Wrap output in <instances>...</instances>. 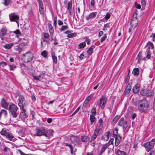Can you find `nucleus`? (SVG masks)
Returning <instances> with one entry per match:
<instances>
[{
	"label": "nucleus",
	"instance_id": "473e14b6",
	"mask_svg": "<svg viewBox=\"0 0 155 155\" xmlns=\"http://www.w3.org/2000/svg\"><path fill=\"white\" fill-rule=\"evenodd\" d=\"M147 90V89H143L141 90L140 92V94L142 96H145V95H146L147 94L146 93Z\"/></svg>",
	"mask_w": 155,
	"mask_h": 155
},
{
	"label": "nucleus",
	"instance_id": "37998d69",
	"mask_svg": "<svg viewBox=\"0 0 155 155\" xmlns=\"http://www.w3.org/2000/svg\"><path fill=\"white\" fill-rule=\"evenodd\" d=\"M68 28V25H64L61 27V28L60 29V30L61 31H64L65 30L67 29Z\"/></svg>",
	"mask_w": 155,
	"mask_h": 155
},
{
	"label": "nucleus",
	"instance_id": "7ed1b4c3",
	"mask_svg": "<svg viewBox=\"0 0 155 155\" xmlns=\"http://www.w3.org/2000/svg\"><path fill=\"white\" fill-rule=\"evenodd\" d=\"M139 110L141 111H143V109H146L148 107L149 104L145 99H143L140 101L139 103Z\"/></svg>",
	"mask_w": 155,
	"mask_h": 155
},
{
	"label": "nucleus",
	"instance_id": "a19ab883",
	"mask_svg": "<svg viewBox=\"0 0 155 155\" xmlns=\"http://www.w3.org/2000/svg\"><path fill=\"white\" fill-rule=\"evenodd\" d=\"M76 35L77 33H74L68 34V35H67V37L69 38H71L74 36H76Z\"/></svg>",
	"mask_w": 155,
	"mask_h": 155
},
{
	"label": "nucleus",
	"instance_id": "6e6d98bb",
	"mask_svg": "<svg viewBox=\"0 0 155 155\" xmlns=\"http://www.w3.org/2000/svg\"><path fill=\"white\" fill-rule=\"evenodd\" d=\"M13 32L15 34H16V35H21V32H20V31L19 30H18V29H17V30H16V31H14Z\"/></svg>",
	"mask_w": 155,
	"mask_h": 155
},
{
	"label": "nucleus",
	"instance_id": "a878e982",
	"mask_svg": "<svg viewBox=\"0 0 155 155\" xmlns=\"http://www.w3.org/2000/svg\"><path fill=\"white\" fill-rule=\"evenodd\" d=\"M14 45V43H10L6 44L5 45L4 47L6 49H9L11 48Z\"/></svg>",
	"mask_w": 155,
	"mask_h": 155
},
{
	"label": "nucleus",
	"instance_id": "423d86ee",
	"mask_svg": "<svg viewBox=\"0 0 155 155\" xmlns=\"http://www.w3.org/2000/svg\"><path fill=\"white\" fill-rule=\"evenodd\" d=\"M154 143L155 139L153 138L149 142L144 143V146L146 148V151L148 152L150 150L153 149L154 146Z\"/></svg>",
	"mask_w": 155,
	"mask_h": 155
},
{
	"label": "nucleus",
	"instance_id": "e2e57ef3",
	"mask_svg": "<svg viewBox=\"0 0 155 155\" xmlns=\"http://www.w3.org/2000/svg\"><path fill=\"white\" fill-rule=\"evenodd\" d=\"M35 112L33 111H31V115L32 119H34L35 118Z\"/></svg>",
	"mask_w": 155,
	"mask_h": 155
},
{
	"label": "nucleus",
	"instance_id": "b1692460",
	"mask_svg": "<svg viewBox=\"0 0 155 155\" xmlns=\"http://www.w3.org/2000/svg\"><path fill=\"white\" fill-rule=\"evenodd\" d=\"M81 139L83 142H86L89 139V137L87 136H83L81 137Z\"/></svg>",
	"mask_w": 155,
	"mask_h": 155
},
{
	"label": "nucleus",
	"instance_id": "dca6fc26",
	"mask_svg": "<svg viewBox=\"0 0 155 155\" xmlns=\"http://www.w3.org/2000/svg\"><path fill=\"white\" fill-rule=\"evenodd\" d=\"M140 84H137L132 89L133 92L135 94L138 93L140 91Z\"/></svg>",
	"mask_w": 155,
	"mask_h": 155
},
{
	"label": "nucleus",
	"instance_id": "c756f323",
	"mask_svg": "<svg viewBox=\"0 0 155 155\" xmlns=\"http://www.w3.org/2000/svg\"><path fill=\"white\" fill-rule=\"evenodd\" d=\"M86 46V43L85 42H82L80 43L78 45V49H81L84 48Z\"/></svg>",
	"mask_w": 155,
	"mask_h": 155
},
{
	"label": "nucleus",
	"instance_id": "58836bf2",
	"mask_svg": "<svg viewBox=\"0 0 155 155\" xmlns=\"http://www.w3.org/2000/svg\"><path fill=\"white\" fill-rule=\"evenodd\" d=\"M48 53V52L46 51L45 50L41 52V55L45 58H46L47 57Z\"/></svg>",
	"mask_w": 155,
	"mask_h": 155
},
{
	"label": "nucleus",
	"instance_id": "338daca9",
	"mask_svg": "<svg viewBox=\"0 0 155 155\" xmlns=\"http://www.w3.org/2000/svg\"><path fill=\"white\" fill-rule=\"evenodd\" d=\"M18 151L21 155H28V154H27L24 153L21 150H18Z\"/></svg>",
	"mask_w": 155,
	"mask_h": 155
},
{
	"label": "nucleus",
	"instance_id": "a18cd8bd",
	"mask_svg": "<svg viewBox=\"0 0 155 155\" xmlns=\"http://www.w3.org/2000/svg\"><path fill=\"white\" fill-rule=\"evenodd\" d=\"M107 34H104V36L103 37H102L101 39V42H103L105 40V39L107 38Z\"/></svg>",
	"mask_w": 155,
	"mask_h": 155
},
{
	"label": "nucleus",
	"instance_id": "79ce46f5",
	"mask_svg": "<svg viewBox=\"0 0 155 155\" xmlns=\"http://www.w3.org/2000/svg\"><path fill=\"white\" fill-rule=\"evenodd\" d=\"M72 1H71L68 3V9L70 10L72 7Z\"/></svg>",
	"mask_w": 155,
	"mask_h": 155
},
{
	"label": "nucleus",
	"instance_id": "603ef678",
	"mask_svg": "<svg viewBox=\"0 0 155 155\" xmlns=\"http://www.w3.org/2000/svg\"><path fill=\"white\" fill-rule=\"evenodd\" d=\"M135 6L136 8L138 9H140L141 8V6L139 4H137V2H135Z\"/></svg>",
	"mask_w": 155,
	"mask_h": 155
},
{
	"label": "nucleus",
	"instance_id": "0e129e2a",
	"mask_svg": "<svg viewBox=\"0 0 155 155\" xmlns=\"http://www.w3.org/2000/svg\"><path fill=\"white\" fill-rule=\"evenodd\" d=\"M80 107H78L77 109L76 110H75V111L72 114V115H74V114H76V113H77V112H78L79 110L80 109Z\"/></svg>",
	"mask_w": 155,
	"mask_h": 155
},
{
	"label": "nucleus",
	"instance_id": "e433bc0d",
	"mask_svg": "<svg viewBox=\"0 0 155 155\" xmlns=\"http://www.w3.org/2000/svg\"><path fill=\"white\" fill-rule=\"evenodd\" d=\"M100 131V129L97 127L95 129L93 133V134L97 136Z\"/></svg>",
	"mask_w": 155,
	"mask_h": 155
},
{
	"label": "nucleus",
	"instance_id": "cd10ccee",
	"mask_svg": "<svg viewBox=\"0 0 155 155\" xmlns=\"http://www.w3.org/2000/svg\"><path fill=\"white\" fill-rule=\"evenodd\" d=\"M97 14V12H92L90 13L88 18H87V20H88L89 19H90L91 18H94V17H95Z\"/></svg>",
	"mask_w": 155,
	"mask_h": 155
},
{
	"label": "nucleus",
	"instance_id": "9d476101",
	"mask_svg": "<svg viewBox=\"0 0 155 155\" xmlns=\"http://www.w3.org/2000/svg\"><path fill=\"white\" fill-rule=\"evenodd\" d=\"M107 98L105 96H102L99 99V102L98 104L99 107L101 106V109H103L105 107V105L107 102Z\"/></svg>",
	"mask_w": 155,
	"mask_h": 155
},
{
	"label": "nucleus",
	"instance_id": "774afa93",
	"mask_svg": "<svg viewBox=\"0 0 155 155\" xmlns=\"http://www.w3.org/2000/svg\"><path fill=\"white\" fill-rule=\"evenodd\" d=\"M137 114H136L134 113L132 114V119L134 120L135 119V118L136 117Z\"/></svg>",
	"mask_w": 155,
	"mask_h": 155
},
{
	"label": "nucleus",
	"instance_id": "69168bd1",
	"mask_svg": "<svg viewBox=\"0 0 155 155\" xmlns=\"http://www.w3.org/2000/svg\"><path fill=\"white\" fill-rule=\"evenodd\" d=\"M53 121V119L52 118H48L47 120V121L48 123H51Z\"/></svg>",
	"mask_w": 155,
	"mask_h": 155
},
{
	"label": "nucleus",
	"instance_id": "2eb2a0df",
	"mask_svg": "<svg viewBox=\"0 0 155 155\" xmlns=\"http://www.w3.org/2000/svg\"><path fill=\"white\" fill-rule=\"evenodd\" d=\"M21 109V111L19 115V117H20L22 120H23L27 118L28 117V115L25 113L26 110L24 108H22Z\"/></svg>",
	"mask_w": 155,
	"mask_h": 155
},
{
	"label": "nucleus",
	"instance_id": "412c9836",
	"mask_svg": "<svg viewBox=\"0 0 155 155\" xmlns=\"http://www.w3.org/2000/svg\"><path fill=\"white\" fill-rule=\"evenodd\" d=\"M70 139L73 143H75L78 142L79 140L78 138L77 137L73 135L71 136Z\"/></svg>",
	"mask_w": 155,
	"mask_h": 155
},
{
	"label": "nucleus",
	"instance_id": "de8ad7c7",
	"mask_svg": "<svg viewBox=\"0 0 155 155\" xmlns=\"http://www.w3.org/2000/svg\"><path fill=\"white\" fill-rule=\"evenodd\" d=\"M8 65L10 67V70L11 71L14 70V69H15L16 68V65Z\"/></svg>",
	"mask_w": 155,
	"mask_h": 155
},
{
	"label": "nucleus",
	"instance_id": "864d4df0",
	"mask_svg": "<svg viewBox=\"0 0 155 155\" xmlns=\"http://www.w3.org/2000/svg\"><path fill=\"white\" fill-rule=\"evenodd\" d=\"M97 136L93 134L91 137V139L90 140L91 142L94 141L95 139L96 138Z\"/></svg>",
	"mask_w": 155,
	"mask_h": 155
},
{
	"label": "nucleus",
	"instance_id": "f8f14e48",
	"mask_svg": "<svg viewBox=\"0 0 155 155\" xmlns=\"http://www.w3.org/2000/svg\"><path fill=\"white\" fill-rule=\"evenodd\" d=\"M27 42H23L21 43L19 45L15 47V50L19 53L24 48Z\"/></svg>",
	"mask_w": 155,
	"mask_h": 155
},
{
	"label": "nucleus",
	"instance_id": "8fccbe9b",
	"mask_svg": "<svg viewBox=\"0 0 155 155\" xmlns=\"http://www.w3.org/2000/svg\"><path fill=\"white\" fill-rule=\"evenodd\" d=\"M43 35L44 37L47 39H48L50 37L48 33H44Z\"/></svg>",
	"mask_w": 155,
	"mask_h": 155
},
{
	"label": "nucleus",
	"instance_id": "9b49d317",
	"mask_svg": "<svg viewBox=\"0 0 155 155\" xmlns=\"http://www.w3.org/2000/svg\"><path fill=\"white\" fill-rule=\"evenodd\" d=\"M7 30L5 28H3L1 30V32L0 33V37L2 40H5L7 38Z\"/></svg>",
	"mask_w": 155,
	"mask_h": 155
},
{
	"label": "nucleus",
	"instance_id": "2f4dec72",
	"mask_svg": "<svg viewBox=\"0 0 155 155\" xmlns=\"http://www.w3.org/2000/svg\"><path fill=\"white\" fill-rule=\"evenodd\" d=\"M39 4L40 9L42 10L44 9L43 4L41 0H37Z\"/></svg>",
	"mask_w": 155,
	"mask_h": 155
},
{
	"label": "nucleus",
	"instance_id": "4468645a",
	"mask_svg": "<svg viewBox=\"0 0 155 155\" xmlns=\"http://www.w3.org/2000/svg\"><path fill=\"white\" fill-rule=\"evenodd\" d=\"M1 104L3 108L6 110L8 109L9 104L4 98H3L2 99L1 101Z\"/></svg>",
	"mask_w": 155,
	"mask_h": 155
},
{
	"label": "nucleus",
	"instance_id": "20e7f679",
	"mask_svg": "<svg viewBox=\"0 0 155 155\" xmlns=\"http://www.w3.org/2000/svg\"><path fill=\"white\" fill-rule=\"evenodd\" d=\"M0 133L2 135L5 136V137L10 140H12L14 136L8 130H5L3 129L0 131Z\"/></svg>",
	"mask_w": 155,
	"mask_h": 155
},
{
	"label": "nucleus",
	"instance_id": "39448f33",
	"mask_svg": "<svg viewBox=\"0 0 155 155\" xmlns=\"http://www.w3.org/2000/svg\"><path fill=\"white\" fill-rule=\"evenodd\" d=\"M137 10H136L134 14L130 21L131 26L134 28L137 27L138 23V21L137 18Z\"/></svg>",
	"mask_w": 155,
	"mask_h": 155
},
{
	"label": "nucleus",
	"instance_id": "49530a36",
	"mask_svg": "<svg viewBox=\"0 0 155 155\" xmlns=\"http://www.w3.org/2000/svg\"><path fill=\"white\" fill-rule=\"evenodd\" d=\"M107 149V148L103 146V147L101 149L100 152V155H101L105 151V150Z\"/></svg>",
	"mask_w": 155,
	"mask_h": 155
},
{
	"label": "nucleus",
	"instance_id": "f257e3e1",
	"mask_svg": "<svg viewBox=\"0 0 155 155\" xmlns=\"http://www.w3.org/2000/svg\"><path fill=\"white\" fill-rule=\"evenodd\" d=\"M10 113L14 118H16L18 114L17 112L18 107L16 105L11 103L9 106L8 109Z\"/></svg>",
	"mask_w": 155,
	"mask_h": 155
},
{
	"label": "nucleus",
	"instance_id": "c85d7f7f",
	"mask_svg": "<svg viewBox=\"0 0 155 155\" xmlns=\"http://www.w3.org/2000/svg\"><path fill=\"white\" fill-rule=\"evenodd\" d=\"M141 54V52H140L137 55V57L136 58V59H138L137 63L138 64H140L141 61L142 60V56L140 55Z\"/></svg>",
	"mask_w": 155,
	"mask_h": 155
},
{
	"label": "nucleus",
	"instance_id": "f3484780",
	"mask_svg": "<svg viewBox=\"0 0 155 155\" xmlns=\"http://www.w3.org/2000/svg\"><path fill=\"white\" fill-rule=\"evenodd\" d=\"M115 139V145L116 146H117L119 144L122 138V136L120 135H118V136L114 137Z\"/></svg>",
	"mask_w": 155,
	"mask_h": 155
},
{
	"label": "nucleus",
	"instance_id": "1a4fd4ad",
	"mask_svg": "<svg viewBox=\"0 0 155 155\" xmlns=\"http://www.w3.org/2000/svg\"><path fill=\"white\" fill-rule=\"evenodd\" d=\"M9 19L11 21H15L19 26V16L15 13H12L9 15Z\"/></svg>",
	"mask_w": 155,
	"mask_h": 155
},
{
	"label": "nucleus",
	"instance_id": "72a5a7b5",
	"mask_svg": "<svg viewBox=\"0 0 155 155\" xmlns=\"http://www.w3.org/2000/svg\"><path fill=\"white\" fill-rule=\"evenodd\" d=\"M118 130L117 128H115L113 131V135L114 137H116V136H118V135H120L118 134Z\"/></svg>",
	"mask_w": 155,
	"mask_h": 155
},
{
	"label": "nucleus",
	"instance_id": "052dcab7",
	"mask_svg": "<svg viewBox=\"0 0 155 155\" xmlns=\"http://www.w3.org/2000/svg\"><path fill=\"white\" fill-rule=\"evenodd\" d=\"M110 15L109 13H107L106 15L105 18L106 20L108 19L110 17Z\"/></svg>",
	"mask_w": 155,
	"mask_h": 155
},
{
	"label": "nucleus",
	"instance_id": "bb28decb",
	"mask_svg": "<svg viewBox=\"0 0 155 155\" xmlns=\"http://www.w3.org/2000/svg\"><path fill=\"white\" fill-rule=\"evenodd\" d=\"M94 47V45H93L90 47L87 51V53L89 55H91L92 54L93 51V48Z\"/></svg>",
	"mask_w": 155,
	"mask_h": 155
},
{
	"label": "nucleus",
	"instance_id": "393cba45",
	"mask_svg": "<svg viewBox=\"0 0 155 155\" xmlns=\"http://www.w3.org/2000/svg\"><path fill=\"white\" fill-rule=\"evenodd\" d=\"M147 46L148 47L147 49H153L154 48V45L150 41H149L147 44L146 47Z\"/></svg>",
	"mask_w": 155,
	"mask_h": 155
},
{
	"label": "nucleus",
	"instance_id": "4be33fe9",
	"mask_svg": "<svg viewBox=\"0 0 155 155\" xmlns=\"http://www.w3.org/2000/svg\"><path fill=\"white\" fill-rule=\"evenodd\" d=\"M51 55L54 63L57 64V58L56 56H55V54L54 52L51 53Z\"/></svg>",
	"mask_w": 155,
	"mask_h": 155
},
{
	"label": "nucleus",
	"instance_id": "680f3d73",
	"mask_svg": "<svg viewBox=\"0 0 155 155\" xmlns=\"http://www.w3.org/2000/svg\"><path fill=\"white\" fill-rule=\"evenodd\" d=\"M114 140V138H110L108 142V143H109L110 145L113 144Z\"/></svg>",
	"mask_w": 155,
	"mask_h": 155
},
{
	"label": "nucleus",
	"instance_id": "0eeeda50",
	"mask_svg": "<svg viewBox=\"0 0 155 155\" xmlns=\"http://www.w3.org/2000/svg\"><path fill=\"white\" fill-rule=\"evenodd\" d=\"M48 130L46 128H41L40 129H36V134L38 136H44L47 137L48 136Z\"/></svg>",
	"mask_w": 155,
	"mask_h": 155
},
{
	"label": "nucleus",
	"instance_id": "6e6552de",
	"mask_svg": "<svg viewBox=\"0 0 155 155\" xmlns=\"http://www.w3.org/2000/svg\"><path fill=\"white\" fill-rule=\"evenodd\" d=\"M118 124L119 126L122 127L123 131L124 132L127 127V122L124 120L123 117H122L119 120Z\"/></svg>",
	"mask_w": 155,
	"mask_h": 155
},
{
	"label": "nucleus",
	"instance_id": "aec40b11",
	"mask_svg": "<svg viewBox=\"0 0 155 155\" xmlns=\"http://www.w3.org/2000/svg\"><path fill=\"white\" fill-rule=\"evenodd\" d=\"M48 26L51 36H52L54 33V30L53 27L51 24L50 23H48Z\"/></svg>",
	"mask_w": 155,
	"mask_h": 155
},
{
	"label": "nucleus",
	"instance_id": "7c9ffc66",
	"mask_svg": "<svg viewBox=\"0 0 155 155\" xmlns=\"http://www.w3.org/2000/svg\"><path fill=\"white\" fill-rule=\"evenodd\" d=\"M146 93L147 94L146 95H145V96L148 97L153 96L154 94L153 92V91H150L148 90H147V92H146Z\"/></svg>",
	"mask_w": 155,
	"mask_h": 155
},
{
	"label": "nucleus",
	"instance_id": "5fc2aeb1",
	"mask_svg": "<svg viewBox=\"0 0 155 155\" xmlns=\"http://www.w3.org/2000/svg\"><path fill=\"white\" fill-rule=\"evenodd\" d=\"M5 2L3 4L6 6H7L9 4L10 0H4Z\"/></svg>",
	"mask_w": 155,
	"mask_h": 155
},
{
	"label": "nucleus",
	"instance_id": "ea45409f",
	"mask_svg": "<svg viewBox=\"0 0 155 155\" xmlns=\"http://www.w3.org/2000/svg\"><path fill=\"white\" fill-rule=\"evenodd\" d=\"M94 115H90V120L91 122V124L92 123L94 122L95 119V117L94 116Z\"/></svg>",
	"mask_w": 155,
	"mask_h": 155
},
{
	"label": "nucleus",
	"instance_id": "4d7b16f0",
	"mask_svg": "<svg viewBox=\"0 0 155 155\" xmlns=\"http://www.w3.org/2000/svg\"><path fill=\"white\" fill-rule=\"evenodd\" d=\"M57 16L54 17V23L55 26L56 27L57 25Z\"/></svg>",
	"mask_w": 155,
	"mask_h": 155
},
{
	"label": "nucleus",
	"instance_id": "6ab92c4d",
	"mask_svg": "<svg viewBox=\"0 0 155 155\" xmlns=\"http://www.w3.org/2000/svg\"><path fill=\"white\" fill-rule=\"evenodd\" d=\"M131 89V85L130 84V83H129L125 90V94L126 95L128 94L130 92Z\"/></svg>",
	"mask_w": 155,
	"mask_h": 155
},
{
	"label": "nucleus",
	"instance_id": "09e8293b",
	"mask_svg": "<svg viewBox=\"0 0 155 155\" xmlns=\"http://www.w3.org/2000/svg\"><path fill=\"white\" fill-rule=\"evenodd\" d=\"M146 0H141V4L143 7L144 8L146 5Z\"/></svg>",
	"mask_w": 155,
	"mask_h": 155
},
{
	"label": "nucleus",
	"instance_id": "f704fd0d",
	"mask_svg": "<svg viewBox=\"0 0 155 155\" xmlns=\"http://www.w3.org/2000/svg\"><path fill=\"white\" fill-rule=\"evenodd\" d=\"M134 74L135 76H137L139 74V69L138 68H134Z\"/></svg>",
	"mask_w": 155,
	"mask_h": 155
},
{
	"label": "nucleus",
	"instance_id": "c9c22d12",
	"mask_svg": "<svg viewBox=\"0 0 155 155\" xmlns=\"http://www.w3.org/2000/svg\"><path fill=\"white\" fill-rule=\"evenodd\" d=\"M3 115L4 116H6L7 115V112L4 110H2L0 112V118L1 117L2 115Z\"/></svg>",
	"mask_w": 155,
	"mask_h": 155
},
{
	"label": "nucleus",
	"instance_id": "3c124183",
	"mask_svg": "<svg viewBox=\"0 0 155 155\" xmlns=\"http://www.w3.org/2000/svg\"><path fill=\"white\" fill-rule=\"evenodd\" d=\"M65 146H66L68 147H70V149H72L73 148V147L72 146V145L71 143H65Z\"/></svg>",
	"mask_w": 155,
	"mask_h": 155
},
{
	"label": "nucleus",
	"instance_id": "c03bdc74",
	"mask_svg": "<svg viewBox=\"0 0 155 155\" xmlns=\"http://www.w3.org/2000/svg\"><path fill=\"white\" fill-rule=\"evenodd\" d=\"M119 117H120L119 115H116L115 117L114 118V119H113V121L114 122V123H116L117 122Z\"/></svg>",
	"mask_w": 155,
	"mask_h": 155
},
{
	"label": "nucleus",
	"instance_id": "bf43d9fd",
	"mask_svg": "<svg viewBox=\"0 0 155 155\" xmlns=\"http://www.w3.org/2000/svg\"><path fill=\"white\" fill-rule=\"evenodd\" d=\"M109 27V26L107 24L104 25V28L102 29L103 31H106L107 30L106 28Z\"/></svg>",
	"mask_w": 155,
	"mask_h": 155
},
{
	"label": "nucleus",
	"instance_id": "a211bd4d",
	"mask_svg": "<svg viewBox=\"0 0 155 155\" xmlns=\"http://www.w3.org/2000/svg\"><path fill=\"white\" fill-rule=\"evenodd\" d=\"M110 133V132H109L107 131L106 132L104 136L102 137L101 139L102 140H104L106 141L108 140L109 138Z\"/></svg>",
	"mask_w": 155,
	"mask_h": 155
},
{
	"label": "nucleus",
	"instance_id": "5701e85b",
	"mask_svg": "<svg viewBox=\"0 0 155 155\" xmlns=\"http://www.w3.org/2000/svg\"><path fill=\"white\" fill-rule=\"evenodd\" d=\"M115 153L116 155H127L125 152L119 150H117Z\"/></svg>",
	"mask_w": 155,
	"mask_h": 155
},
{
	"label": "nucleus",
	"instance_id": "13d9d810",
	"mask_svg": "<svg viewBox=\"0 0 155 155\" xmlns=\"http://www.w3.org/2000/svg\"><path fill=\"white\" fill-rule=\"evenodd\" d=\"M7 64V63L4 61H2L0 62V65L3 67L5 66H6Z\"/></svg>",
	"mask_w": 155,
	"mask_h": 155
},
{
	"label": "nucleus",
	"instance_id": "4c0bfd02",
	"mask_svg": "<svg viewBox=\"0 0 155 155\" xmlns=\"http://www.w3.org/2000/svg\"><path fill=\"white\" fill-rule=\"evenodd\" d=\"M91 115H95L96 114V109L95 107H93L91 110Z\"/></svg>",
	"mask_w": 155,
	"mask_h": 155
},
{
	"label": "nucleus",
	"instance_id": "ddd939ff",
	"mask_svg": "<svg viewBox=\"0 0 155 155\" xmlns=\"http://www.w3.org/2000/svg\"><path fill=\"white\" fill-rule=\"evenodd\" d=\"M24 98L22 95H20L18 100V105L20 107L21 109L22 108H24Z\"/></svg>",
	"mask_w": 155,
	"mask_h": 155
},
{
	"label": "nucleus",
	"instance_id": "f03ea898",
	"mask_svg": "<svg viewBox=\"0 0 155 155\" xmlns=\"http://www.w3.org/2000/svg\"><path fill=\"white\" fill-rule=\"evenodd\" d=\"M25 62L28 63L31 61L34 57V55L30 51H28L21 55Z\"/></svg>",
	"mask_w": 155,
	"mask_h": 155
}]
</instances>
